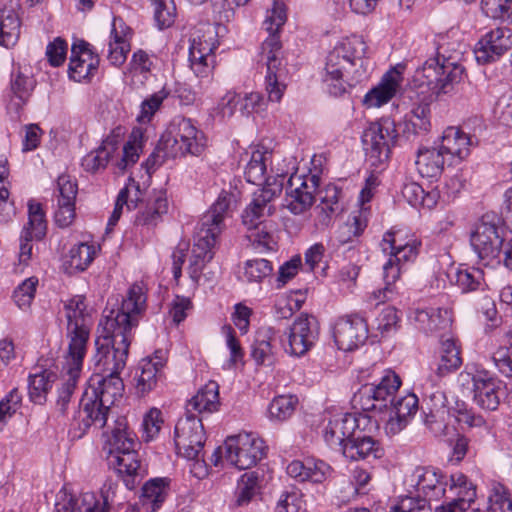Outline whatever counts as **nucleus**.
<instances>
[{"label": "nucleus", "instance_id": "obj_1", "mask_svg": "<svg viewBox=\"0 0 512 512\" xmlns=\"http://www.w3.org/2000/svg\"><path fill=\"white\" fill-rule=\"evenodd\" d=\"M147 308V288L132 284L118 309L104 314L98 324L93 357L94 375L120 376L125 368L133 331Z\"/></svg>", "mask_w": 512, "mask_h": 512}, {"label": "nucleus", "instance_id": "obj_2", "mask_svg": "<svg viewBox=\"0 0 512 512\" xmlns=\"http://www.w3.org/2000/svg\"><path fill=\"white\" fill-rule=\"evenodd\" d=\"M367 46L361 36L341 39L329 51L322 80L327 92L340 97L368 77L363 56Z\"/></svg>", "mask_w": 512, "mask_h": 512}, {"label": "nucleus", "instance_id": "obj_3", "mask_svg": "<svg viewBox=\"0 0 512 512\" xmlns=\"http://www.w3.org/2000/svg\"><path fill=\"white\" fill-rule=\"evenodd\" d=\"M287 20L286 6L282 0H273L266 11L263 28L268 37L261 45L259 63L265 68L264 89L270 102L279 103L287 89V69L282 59L280 32Z\"/></svg>", "mask_w": 512, "mask_h": 512}, {"label": "nucleus", "instance_id": "obj_4", "mask_svg": "<svg viewBox=\"0 0 512 512\" xmlns=\"http://www.w3.org/2000/svg\"><path fill=\"white\" fill-rule=\"evenodd\" d=\"M123 391L124 383L120 376L93 375L71 423L73 437L81 438L92 426L103 428L111 407L122 397Z\"/></svg>", "mask_w": 512, "mask_h": 512}, {"label": "nucleus", "instance_id": "obj_5", "mask_svg": "<svg viewBox=\"0 0 512 512\" xmlns=\"http://www.w3.org/2000/svg\"><path fill=\"white\" fill-rule=\"evenodd\" d=\"M229 207L228 195H220L197 224L188 266L189 277L195 285H198L203 268L214 256L216 241L224 228L223 221Z\"/></svg>", "mask_w": 512, "mask_h": 512}, {"label": "nucleus", "instance_id": "obj_6", "mask_svg": "<svg viewBox=\"0 0 512 512\" xmlns=\"http://www.w3.org/2000/svg\"><path fill=\"white\" fill-rule=\"evenodd\" d=\"M442 49H439L436 57L426 60L414 74V83L420 88L425 87L436 97L453 91L464 75V67L458 62L459 54L447 56Z\"/></svg>", "mask_w": 512, "mask_h": 512}, {"label": "nucleus", "instance_id": "obj_7", "mask_svg": "<svg viewBox=\"0 0 512 512\" xmlns=\"http://www.w3.org/2000/svg\"><path fill=\"white\" fill-rule=\"evenodd\" d=\"M66 318L67 348L63 356L73 365L85 358L92 325V309L89 308L86 297L74 295L63 301Z\"/></svg>", "mask_w": 512, "mask_h": 512}, {"label": "nucleus", "instance_id": "obj_8", "mask_svg": "<svg viewBox=\"0 0 512 512\" xmlns=\"http://www.w3.org/2000/svg\"><path fill=\"white\" fill-rule=\"evenodd\" d=\"M450 493L456 497L447 504L437 506L435 512H465L476 499L475 485L462 473H455L451 477ZM488 512H512V496L505 486L493 485Z\"/></svg>", "mask_w": 512, "mask_h": 512}, {"label": "nucleus", "instance_id": "obj_9", "mask_svg": "<svg viewBox=\"0 0 512 512\" xmlns=\"http://www.w3.org/2000/svg\"><path fill=\"white\" fill-rule=\"evenodd\" d=\"M504 228L495 213L484 214L471 235V246L485 266L499 265L504 247Z\"/></svg>", "mask_w": 512, "mask_h": 512}, {"label": "nucleus", "instance_id": "obj_10", "mask_svg": "<svg viewBox=\"0 0 512 512\" xmlns=\"http://www.w3.org/2000/svg\"><path fill=\"white\" fill-rule=\"evenodd\" d=\"M163 144L170 155L199 156L206 147L204 133L189 118L175 117L162 133Z\"/></svg>", "mask_w": 512, "mask_h": 512}, {"label": "nucleus", "instance_id": "obj_11", "mask_svg": "<svg viewBox=\"0 0 512 512\" xmlns=\"http://www.w3.org/2000/svg\"><path fill=\"white\" fill-rule=\"evenodd\" d=\"M124 207L128 211L139 209L143 223L148 224L152 223L156 216L167 212L168 200L165 194H118L114 209L108 219L107 232L116 226Z\"/></svg>", "mask_w": 512, "mask_h": 512}, {"label": "nucleus", "instance_id": "obj_12", "mask_svg": "<svg viewBox=\"0 0 512 512\" xmlns=\"http://www.w3.org/2000/svg\"><path fill=\"white\" fill-rule=\"evenodd\" d=\"M224 449L225 459L240 470L251 468L266 455L264 441L250 432L227 437Z\"/></svg>", "mask_w": 512, "mask_h": 512}, {"label": "nucleus", "instance_id": "obj_13", "mask_svg": "<svg viewBox=\"0 0 512 512\" xmlns=\"http://www.w3.org/2000/svg\"><path fill=\"white\" fill-rule=\"evenodd\" d=\"M398 137L396 125L390 118L371 123L363 132L362 143L372 165L385 163Z\"/></svg>", "mask_w": 512, "mask_h": 512}, {"label": "nucleus", "instance_id": "obj_14", "mask_svg": "<svg viewBox=\"0 0 512 512\" xmlns=\"http://www.w3.org/2000/svg\"><path fill=\"white\" fill-rule=\"evenodd\" d=\"M205 432L201 419L192 414L180 418L174 429V443L177 453L196 464L204 463L203 447Z\"/></svg>", "mask_w": 512, "mask_h": 512}, {"label": "nucleus", "instance_id": "obj_15", "mask_svg": "<svg viewBox=\"0 0 512 512\" xmlns=\"http://www.w3.org/2000/svg\"><path fill=\"white\" fill-rule=\"evenodd\" d=\"M400 386V377L395 372L387 370L379 382L363 385L354 395L353 403L364 412L381 411L388 403L393 402Z\"/></svg>", "mask_w": 512, "mask_h": 512}, {"label": "nucleus", "instance_id": "obj_16", "mask_svg": "<svg viewBox=\"0 0 512 512\" xmlns=\"http://www.w3.org/2000/svg\"><path fill=\"white\" fill-rule=\"evenodd\" d=\"M444 475L440 470L431 467H416L409 477L410 486L414 487L428 504L439 501L443 497L446 501L440 506L452 501L456 496L450 493L451 477Z\"/></svg>", "mask_w": 512, "mask_h": 512}, {"label": "nucleus", "instance_id": "obj_17", "mask_svg": "<svg viewBox=\"0 0 512 512\" xmlns=\"http://www.w3.org/2000/svg\"><path fill=\"white\" fill-rule=\"evenodd\" d=\"M462 384L472 382L474 403L483 410L495 411L504 395L502 382L487 370H476L475 373L460 374Z\"/></svg>", "mask_w": 512, "mask_h": 512}, {"label": "nucleus", "instance_id": "obj_18", "mask_svg": "<svg viewBox=\"0 0 512 512\" xmlns=\"http://www.w3.org/2000/svg\"><path fill=\"white\" fill-rule=\"evenodd\" d=\"M319 325L314 316L301 314L287 332V345L284 349L292 356L305 355L317 342Z\"/></svg>", "mask_w": 512, "mask_h": 512}, {"label": "nucleus", "instance_id": "obj_19", "mask_svg": "<svg viewBox=\"0 0 512 512\" xmlns=\"http://www.w3.org/2000/svg\"><path fill=\"white\" fill-rule=\"evenodd\" d=\"M333 337L340 350L353 351L359 348L368 338L365 318L357 313L338 318L333 327Z\"/></svg>", "mask_w": 512, "mask_h": 512}, {"label": "nucleus", "instance_id": "obj_20", "mask_svg": "<svg viewBox=\"0 0 512 512\" xmlns=\"http://www.w3.org/2000/svg\"><path fill=\"white\" fill-rule=\"evenodd\" d=\"M217 32L208 27L201 35L193 37L189 48L190 68L197 77H207L214 67V50L218 47Z\"/></svg>", "mask_w": 512, "mask_h": 512}, {"label": "nucleus", "instance_id": "obj_21", "mask_svg": "<svg viewBox=\"0 0 512 512\" xmlns=\"http://www.w3.org/2000/svg\"><path fill=\"white\" fill-rule=\"evenodd\" d=\"M408 319L423 333L442 339L449 336L452 312L448 308L416 307L411 309Z\"/></svg>", "mask_w": 512, "mask_h": 512}, {"label": "nucleus", "instance_id": "obj_22", "mask_svg": "<svg viewBox=\"0 0 512 512\" xmlns=\"http://www.w3.org/2000/svg\"><path fill=\"white\" fill-rule=\"evenodd\" d=\"M512 48V29L498 27L486 33L477 43L474 54L478 63H488Z\"/></svg>", "mask_w": 512, "mask_h": 512}, {"label": "nucleus", "instance_id": "obj_23", "mask_svg": "<svg viewBox=\"0 0 512 512\" xmlns=\"http://www.w3.org/2000/svg\"><path fill=\"white\" fill-rule=\"evenodd\" d=\"M109 491L86 492L78 496L64 495L55 504V512H109Z\"/></svg>", "mask_w": 512, "mask_h": 512}, {"label": "nucleus", "instance_id": "obj_24", "mask_svg": "<svg viewBox=\"0 0 512 512\" xmlns=\"http://www.w3.org/2000/svg\"><path fill=\"white\" fill-rule=\"evenodd\" d=\"M380 246L385 254L403 265L416 259L421 242L414 236L403 238L400 230L392 228L383 235Z\"/></svg>", "mask_w": 512, "mask_h": 512}, {"label": "nucleus", "instance_id": "obj_25", "mask_svg": "<svg viewBox=\"0 0 512 512\" xmlns=\"http://www.w3.org/2000/svg\"><path fill=\"white\" fill-rule=\"evenodd\" d=\"M99 66V57L90 48L85 41L74 43L71 48V57L69 62V77L82 82L89 80L97 72Z\"/></svg>", "mask_w": 512, "mask_h": 512}, {"label": "nucleus", "instance_id": "obj_26", "mask_svg": "<svg viewBox=\"0 0 512 512\" xmlns=\"http://www.w3.org/2000/svg\"><path fill=\"white\" fill-rule=\"evenodd\" d=\"M167 362V351L157 349L151 356L140 360L138 369L140 374L136 376V392L144 396L154 390L162 377V370Z\"/></svg>", "mask_w": 512, "mask_h": 512}, {"label": "nucleus", "instance_id": "obj_27", "mask_svg": "<svg viewBox=\"0 0 512 512\" xmlns=\"http://www.w3.org/2000/svg\"><path fill=\"white\" fill-rule=\"evenodd\" d=\"M472 145L469 135L457 127H448L438 145L448 159V166H453L464 160L470 153Z\"/></svg>", "mask_w": 512, "mask_h": 512}, {"label": "nucleus", "instance_id": "obj_28", "mask_svg": "<svg viewBox=\"0 0 512 512\" xmlns=\"http://www.w3.org/2000/svg\"><path fill=\"white\" fill-rule=\"evenodd\" d=\"M401 69L394 67L387 71L380 83L365 95L364 104L367 107H380L395 96L403 80Z\"/></svg>", "mask_w": 512, "mask_h": 512}, {"label": "nucleus", "instance_id": "obj_29", "mask_svg": "<svg viewBox=\"0 0 512 512\" xmlns=\"http://www.w3.org/2000/svg\"><path fill=\"white\" fill-rule=\"evenodd\" d=\"M352 418L349 413H339L332 416L323 431L326 444L334 451L342 452L352 439Z\"/></svg>", "mask_w": 512, "mask_h": 512}, {"label": "nucleus", "instance_id": "obj_30", "mask_svg": "<svg viewBox=\"0 0 512 512\" xmlns=\"http://www.w3.org/2000/svg\"><path fill=\"white\" fill-rule=\"evenodd\" d=\"M131 29L120 18H114L110 39L107 45L106 57L114 66H121L130 51L129 39Z\"/></svg>", "mask_w": 512, "mask_h": 512}, {"label": "nucleus", "instance_id": "obj_31", "mask_svg": "<svg viewBox=\"0 0 512 512\" xmlns=\"http://www.w3.org/2000/svg\"><path fill=\"white\" fill-rule=\"evenodd\" d=\"M341 454L351 461H369L383 457L384 449L371 435H354Z\"/></svg>", "mask_w": 512, "mask_h": 512}, {"label": "nucleus", "instance_id": "obj_32", "mask_svg": "<svg viewBox=\"0 0 512 512\" xmlns=\"http://www.w3.org/2000/svg\"><path fill=\"white\" fill-rule=\"evenodd\" d=\"M106 458L108 465L123 477L125 485L129 489L135 486V478L144 473L139 455L135 448L119 453L118 455L107 456Z\"/></svg>", "mask_w": 512, "mask_h": 512}, {"label": "nucleus", "instance_id": "obj_33", "mask_svg": "<svg viewBox=\"0 0 512 512\" xmlns=\"http://www.w3.org/2000/svg\"><path fill=\"white\" fill-rule=\"evenodd\" d=\"M415 165L422 177L438 178L442 174L444 167L448 166V159L439 146H423L417 150Z\"/></svg>", "mask_w": 512, "mask_h": 512}, {"label": "nucleus", "instance_id": "obj_34", "mask_svg": "<svg viewBox=\"0 0 512 512\" xmlns=\"http://www.w3.org/2000/svg\"><path fill=\"white\" fill-rule=\"evenodd\" d=\"M169 477L151 478L142 486L141 503L147 512L158 511L171 492Z\"/></svg>", "mask_w": 512, "mask_h": 512}, {"label": "nucleus", "instance_id": "obj_35", "mask_svg": "<svg viewBox=\"0 0 512 512\" xmlns=\"http://www.w3.org/2000/svg\"><path fill=\"white\" fill-rule=\"evenodd\" d=\"M120 136L121 128L118 127L111 135L107 136L106 139L103 140L100 147L88 153L82 159V167L84 170L95 173L104 169L112 154L118 148Z\"/></svg>", "mask_w": 512, "mask_h": 512}, {"label": "nucleus", "instance_id": "obj_36", "mask_svg": "<svg viewBox=\"0 0 512 512\" xmlns=\"http://www.w3.org/2000/svg\"><path fill=\"white\" fill-rule=\"evenodd\" d=\"M35 79L27 69L22 70L20 67L13 70L10 81L11 98L8 105L9 109L16 112L28 101L35 87Z\"/></svg>", "mask_w": 512, "mask_h": 512}, {"label": "nucleus", "instance_id": "obj_37", "mask_svg": "<svg viewBox=\"0 0 512 512\" xmlns=\"http://www.w3.org/2000/svg\"><path fill=\"white\" fill-rule=\"evenodd\" d=\"M462 364L459 347L452 336L441 339L438 356L434 362V371L439 377H444L456 371Z\"/></svg>", "mask_w": 512, "mask_h": 512}, {"label": "nucleus", "instance_id": "obj_38", "mask_svg": "<svg viewBox=\"0 0 512 512\" xmlns=\"http://www.w3.org/2000/svg\"><path fill=\"white\" fill-rule=\"evenodd\" d=\"M104 450L107 456L123 453L136 447V436L127 428L126 421L120 419L116 421L115 426L110 433H105Z\"/></svg>", "mask_w": 512, "mask_h": 512}, {"label": "nucleus", "instance_id": "obj_39", "mask_svg": "<svg viewBox=\"0 0 512 512\" xmlns=\"http://www.w3.org/2000/svg\"><path fill=\"white\" fill-rule=\"evenodd\" d=\"M83 362L84 358H82L76 365H73L67 356H63L62 372L67 378L62 384V387L58 390V397L56 401L57 411L61 414H65L67 411L76 383L83 368Z\"/></svg>", "mask_w": 512, "mask_h": 512}, {"label": "nucleus", "instance_id": "obj_40", "mask_svg": "<svg viewBox=\"0 0 512 512\" xmlns=\"http://www.w3.org/2000/svg\"><path fill=\"white\" fill-rule=\"evenodd\" d=\"M218 406L219 386L215 381H209L188 401L186 414H190L191 411L212 413L218 409Z\"/></svg>", "mask_w": 512, "mask_h": 512}, {"label": "nucleus", "instance_id": "obj_41", "mask_svg": "<svg viewBox=\"0 0 512 512\" xmlns=\"http://www.w3.org/2000/svg\"><path fill=\"white\" fill-rule=\"evenodd\" d=\"M275 331L271 327H261L257 330L252 344L251 356L258 365H272L274 363V346L272 340Z\"/></svg>", "mask_w": 512, "mask_h": 512}, {"label": "nucleus", "instance_id": "obj_42", "mask_svg": "<svg viewBox=\"0 0 512 512\" xmlns=\"http://www.w3.org/2000/svg\"><path fill=\"white\" fill-rule=\"evenodd\" d=\"M274 196L275 194H257L242 213L243 224L255 226L264 222L262 218L272 215L275 211Z\"/></svg>", "mask_w": 512, "mask_h": 512}, {"label": "nucleus", "instance_id": "obj_43", "mask_svg": "<svg viewBox=\"0 0 512 512\" xmlns=\"http://www.w3.org/2000/svg\"><path fill=\"white\" fill-rule=\"evenodd\" d=\"M248 238L259 253L277 249L276 226L273 222H259L255 226H246Z\"/></svg>", "mask_w": 512, "mask_h": 512}, {"label": "nucleus", "instance_id": "obj_44", "mask_svg": "<svg viewBox=\"0 0 512 512\" xmlns=\"http://www.w3.org/2000/svg\"><path fill=\"white\" fill-rule=\"evenodd\" d=\"M145 133L141 128H134L127 142L123 146L122 157L120 161L117 163V166L120 170H125L127 167L134 165L140 157V154L143 152V148L145 145Z\"/></svg>", "mask_w": 512, "mask_h": 512}, {"label": "nucleus", "instance_id": "obj_45", "mask_svg": "<svg viewBox=\"0 0 512 512\" xmlns=\"http://www.w3.org/2000/svg\"><path fill=\"white\" fill-rule=\"evenodd\" d=\"M20 19L17 13L10 10H3L0 13V45L9 48L14 46L20 36Z\"/></svg>", "mask_w": 512, "mask_h": 512}, {"label": "nucleus", "instance_id": "obj_46", "mask_svg": "<svg viewBox=\"0 0 512 512\" xmlns=\"http://www.w3.org/2000/svg\"><path fill=\"white\" fill-rule=\"evenodd\" d=\"M56 379L53 372L41 371L29 376L28 393L30 400L36 404H43L52 384Z\"/></svg>", "mask_w": 512, "mask_h": 512}, {"label": "nucleus", "instance_id": "obj_47", "mask_svg": "<svg viewBox=\"0 0 512 512\" xmlns=\"http://www.w3.org/2000/svg\"><path fill=\"white\" fill-rule=\"evenodd\" d=\"M373 194H359L357 205L358 209L351 213L347 223L350 224L354 236H361L366 229L372 215L371 202Z\"/></svg>", "mask_w": 512, "mask_h": 512}, {"label": "nucleus", "instance_id": "obj_48", "mask_svg": "<svg viewBox=\"0 0 512 512\" xmlns=\"http://www.w3.org/2000/svg\"><path fill=\"white\" fill-rule=\"evenodd\" d=\"M260 477L258 471H250L244 473L238 481L235 494L236 505H247L260 490Z\"/></svg>", "mask_w": 512, "mask_h": 512}, {"label": "nucleus", "instance_id": "obj_49", "mask_svg": "<svg viewBox=\"0 0 512 512\" xmlns=\"http://www.w3.org/2000/svg\"><path fill=\"white\" fill-rule=\"evenodd\" d=\"M96 254L94 245L79 243L74 245L68 255L66 264L70 272H82L91 264Z\"/></svg>", "mask_w": 512, "mask_h": 512}, {"label": "nucleus", "instance_id": "obj_50", "mask_svg": "<svg viewBox=\"0 0 512 512\" xmlns=\"http://www.w3.org/2000/svg\"><path fill=\"white\" fill-rule=\"evenodd\" d=\"M298 404L293 395H279L273 398L268 406V417L272 421L283 422L290 418Z\"/></svg>", "mask_w": 512, "mask_h": 512}, {"label": "nucleus", "instance_id": "obj_51", "mask_svg": "<svg viewBox=\"0 0 512 512\" xmlns=\"http://www.w3.org/2000/svg\"><path fill=\"white\" fill-rule=\"evenodd\" d=\"M450 279L463 293L475 291L480 288L483 281V272L478 268H457Z\"/></svg>", "mask_w": 512, "mask_h": 512}, {"label": "nucleus", "instance_id": "obj_52", "mask_svg": "<svg viewBox=\"0 0 512 512\" xmlns=\"http://www.w3.org/2000/svg\"><path fill=\"white\" fill-rule=\"evenodd\" d=\"M75 202L76 194H58L55 222L59 227L66 228L73 223L76 216Z\"/></svg>", "mask_w": 512, "mask_h": 512}, {"label": "nucleus", "instance_id": "obj_53", "mask_svg": "<svg viewBox=\"0 0 512 512\" xmlns=\"http://www.w3.org/2000/svg\"><path fill=\"white\" fill-rule=\"evenodd\" d=\"M153 9L154 20L159 29L170 27L177 15L174 0H149Z\"/></svg>", "mask_w": 512, "mask_h": 512}, {"label": "nucleus", "instance_id": "obj_54", "mask_svg": "<svg viewBox=\"0 0 512 512\" xmlns=\"http://www.w3.org/2000/svg\"><path fill=\"white\" fill-rule=\"evenodd\" d=\"M481 9L493 20L512 23V0H481Z\"/></svg>", "mask_w": 512, "mask_h": 512}, {"label": "nucleus", "instance_id": "obj_55", "mask_svg": "<svg viewBox=\"0 0 512 512\" xmlns=\"http://www.w3.org/2000/svg\"><path fill=\"white\" fill-rule=\"evenodd\" d=\"M321 177L318 173L309 172L307 174L294 173L286 175V192H309L315 191L320 187Z\"/></svg>", "mask_w": 512, "mask_h": 512}, {"label": "nucleus", "instance_id": "obj_56", "mask_svg": "<svg viewBox=\"0 0 512 512\" xmlns=\"http://www.w3.org/2000/svg\"><path fill=\"white\" fill-rule=\"evenodd\" d=\"M273 272L272 263L263 258L247 260L244 264V277L248 282L260 283Z\"/></svg>", "mask_w": 512, "mask_h": 512}, {"label": "nucleus", "instance_id": "obj_57", "mask_svg": "<svg viewBox=\"0 0 512 512\" xmlns=\"http://www.w3.org/2000/svg\"><path fill=\"white\" fill-rule=\"evenodd\" d=\"M38 283L37 277H29L15 288L13 300L21 310H27L31 306Z\"/></svg>", "mask_w": 512, "mask_h": 512}, {"label": "nucleus", "instance_id": "obj_58", "mask_svg": "<svg viewBox=\"0 0 512 512\" xmlns=\"http://www.w3.org/2000/svg\"><path fill=\"white\" fill-rule=\"evenodd\" d=\"M222 334L225 337V343L230 353L229 359L223 367L232 368L238 363L242 362L244 351L239 340L236 338L233 328L230 325H224L222 327Z\"/></svg>", "mask_w": 512, "mask_h": 512}, {"label": "nucleus", "instance_id": "obj_59", "mask_svg": "<svg viewBox=\"0 0 512 512\" xmlns=\"http://www.w3.org/2000/svg\"><path fill=\"white\" fill-rule=\"evenodd\" d=\"M276 512H306L305 503L302 494L297 489L284 491L275 508Z\"/></svg>", "mask_w": 512, "mask_h": 512}, {"label": "nucleus", "instance_id": "obj_60", "mask_svg": "<svg viewBox=\"0 0 512 512\" xmlns=\"http://www.w3.org/2000/svg\"><path fill=\"white\" fill-rule=\"evenodd\" d=\"M168 95L169 93L165 89H162L147 97L141 104L137 120L140 123H149Z\"/></svg>", "mask_w": 512, "mask_h": 512}, {"label": "nucleus", "instance_id": "obj_61", "mask_svg": "<svg viewBox=\"0 0 512 512\" xmlns=\"http://www.w3.org/2000/svg\"><path fill=\"white\" fill-rule=\"evenodd\" d=\"M423 396L427 402L428 413L449 410L445 393L439 388H436L432 380H427L426 384L423 386Z\"/></svg>", "mask_w": 512, "mask_h": 512}, {"label": "nucleus", "instance_id": "obj_62", "mask_svg": "<svg viewBox=\"0 0 512 512\" xmlns=\"http://www.w3.org/2000/svg\"><path fill=\"white\" fill-rule=\"evenodd\" d=\"M238 95L239 112L242 116L248 117L265 109L266 102L259 92L238 93Z\"/></svg>", "mask_w": 512, "mask_h": 512}, {"label": "nucleus", "instance_id": "obj_63", "mask_svg": "<svg viewBox=\"0 0 512 512\" xmlns=\"http://www.w3.org/2000/svg\"><path fill=\"white\" fill-rule=\"evenodd\" d=\"M424 422L434 436H445L449 433L450 410H441L437 413H427Z\"/></svg>", "mask_w": 512, "mask_h": 512}, {"label": "nucleus", "instance_id": "obj_64", "mask_svg": "<svg viewBox=\"0 0 512 512\" xmlns=\"http://www.w3.org/2000/svg\"><path fill=\"white\" fill-rule=\"evenodd\" d=\"M430 510V504L418 495V497H402L397 504L391 506L389 512H429Z\"/></svg>", "mask_w": 512, "mask_h": 512}]
</instances>
